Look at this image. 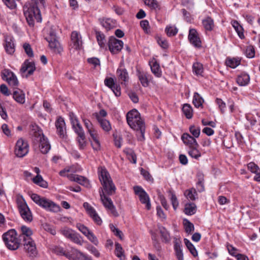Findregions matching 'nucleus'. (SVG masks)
<instances>
[{
    "label": "nucleus",
    "instance_id": "47",
    "mask_svg": "<svg viewBox=\"0 0 260 260\" xmlns=\"http://www.w3.org/2000/svg\"><path fill=\"white\" fill-rule=\"evenodd\" d=\"M184 243L192 255L194 257L198 255V252L193 244L187 239H184Z\"/></svg>",
    "mask_w": 260,
    "mask_h": 260
},
{
    "label": "nucleus",
    "instance_id": "54",
    "mask_svg": "<svg viewBox=\"0 0 260 260\" xmlns=\"http://www.w3.org/2000/svg\"><path fill=\"white\" fill-rule=\"evenodd\" d=\"M240 60L236 58L228 59L226 60V64L232 68H235L240 64Z\"/></svg>",
    "mask_w": 260,
    "mask_h": 260
},
{
    "label": "nucleus",
    "instance_id": "59",
    "mask_svg": "<svg viewBox=\"0 0 260 260\" xmlns=\"http://www.w3.org/2000/svg\"><path fill=\"white\" fill-rule=\"evenodd\" d=\"M23 47L24 49V51L26 54L29 57H32L34 56V53L32 48H31L30 45L28 43H24L23 44Z\"/></svg>",
    "mask_w": 260,
    "mask_h": 260
},
{
    "label": "nucleus",
    "instance_id": "63",
    "mask_svg": "<svg viewBox=\"0 0 260 260\" xmlns=\"http://www.w3.org/2000/svg\"><path fill=\"white\" fill-rule=\"evenodd\" d=\"M157 41L162 48L166 49L168 47V43L165 38L158 37H157Z\"/></svg>",
    "mask_w": 260,
    "mask_h": 260
},
{
    "label": "nucleus",
    "instance_id": "44",
    "mask_svg": "<svg viewBox=\"0 0 260 260\" xmlns=\"http://www.w3.org/2000/svg\"><path fill=\"white\" fill-rule=\"evenodd\" d=\"M33 182L40 186L41 187L46 188L48 186L47 182L44 180L42 177L40 175H37V176L34 178Z\"/></svg>",
    "mask_w": 260,
    "mask_h": 260
},
{
    "label": "nucleus",
    "instance_id": "14",
    "mask_svg": "<svg viewBox=\"0 0 260 260\" xmlns=\"http://www.w3.org/2000/svg\"><path fill=\"white\" fill-rule=\"evenodd\" d=\"M76 227L91 242L95 245L98 244L99 241L96 237L88 229L87 227L80 223L76 224Z\"/></svg>",
    "mask_w": 260,
    "mask_h": 260
},
{
    "label": "nucleus",
    "instance_id": "30",
    "mask_svg": "<svg viewBox=\"0 0 260 260\" xmlns=\"http://www.w3.org/2000/svg\"><path fill=\"white\" fill-rule=\"evenodd\" d=\"M96 119L104 131L109 132L111 129V126L109 121L103 118L100 117L98 115L96 116Z\"/></svg>",
    "mask_w": 260,
    "mask_h": 260
},
{
    "label": "nucleus",
    "instance_id": "26",
    "mask_svg": "<svg viewBox=\"0 0 260 260\" xmlns=\"http://www.w3.org/2000/svg\"><path fill=\"white\" fill-rule=\"evenodd\" d=\"M21 233L19 238L23 241L27 239H32L31 236L33 234L31 229L25 225H22L20 228Z\"/></svg>",
    "mask_w": 260,
    "mask_h": 260
},
{
    "label": "nucleus",
    "instance_id": "51",
    "mask_svg": "<svg viewBox=\"0 0 260 260\" xmlns=\"http://www.w3.org/2000/svg\"><path fill=\"white\" fill-rule=\"evenodd\" d=\"M198 181L197 182V189L199 192H203L205 190L204 185V178L202 174H198Z\"/></svg>",
    "mask_w": 260,
    "mask_h": 260
},
{
    "label": "nucleus",
    "instance_id": "7",
    "mask_svg": "<svg viewBox=\"0 0 260 260\" xmlns=\"http://www.w3.org/2000/svg\"><path fill=\"white\" fill-rule=\"evenodd\" d=\"M16 203L19 212L22 219L26 222H30L32 219V215L26 202L22 196L18 195Z\"/></svg>",
    "mask_w": 260,
    "mask_h": 260
},
{
    "label": "nucleus",
    "instance_id": "9",
    "mask_svg": "<svg viewBox=\"0 0 260 260\" xmlns=\"http://www.w3.org/2000/svg\"><path fill=\"white\" fill-rule=\"evenodd\" d=\"M48 35V36L46 38V40L49 43V48L54 53H60L63 49L58 40L55 31L52 28H51Z\"/></svg>",
    "mask_w": 260,
    "mask_h": 260
},
{
    "label": "nucleus",
    "instance_id": "52",
    "mask_svg": "<svg viewBox=\"0 0 260 260\" xmlns=\"http://www.w3.org/2000/svg\"><path fill=\"white\" fill-rule=\"evenodd\" d=\"M100 22L102 25L105 27L107 30L113 28L112 21L110 19H100Z\"/></svg>",
    "mask_w": 260,
    "mask_h": 260
},
{
    "label": "nucleus",
    "instance_id": "38",
    "mask_svg": "<svg viewBox=\"0 0 260 260\" xmlns=\"http://www.w3.org/2000/svg\"><path fill=\"white\" fill-rule=\"evenodd\" d=\"M159 229L162 241L165 242V243L170 242L171 241V237L170 234L167 231V230L162 226L159 227Z\"/></svg>",
    "mask_w": 260,
    "mask_h": 260
},
{
    "label": "nucleus",
    "instance_id": "27",
    "mask_svg": "<svg viewBox=\"0 0 260 260\" xmlns=\"http://www.w3.org/2000/svg\"><path fill=\"white\" fill-rule=\"evenodd\" d=\"M68 177L70 180L77 182L82 185L87 186L89 184V181L87 179L83 176L78 175L70 174L68 175Z\"/></svg>",
    "mask_w": 260,
    "mask_h": 260
},
{
    "label": "nucleus",
    "instance_id": "48",
    "mask_svg": "<svg viewBox=\"0 0 260 260\" xmlns=\"http://www.w3.org/2000/svg\"><path fill=\"white\" fill-rule=\"evenodd\" d=\"M232 25L237 31L239 37L241 39L244 38V36L243 32V28L239 23L237 21H234L232 23Z\"/></svg>",
    "mask_w": 260,
    "mask_h": 260
},
{
    "label": "nucleus",
    "instance_id": "12",
    "mask_svg": "<svg viewBox=\"0 0 260 260\" xmlns=\"http://www.w3.org/2000/svg\"><path fill=\"white\" fill-rule=\"evenodd\" d=\"M134 190L136 194L139 196L140 202L142 204H146V207L147 210L151 208V204L148 194L140 186H135Z\"/></svg>",
    "mask_w": 260,
    "mask_h": 260
},
{
    "label": "nucleus",
    "instance_id": "35",
    "mask_svg": "<svg viewBox=\"0 0 260 260\" xmlns=\"http://www.w3.org/2000/svg\"><path fill=\"white\" fill-rule=\"evenodd\" d=\"M68 239H70L72 241L79 245H82L83 243V240L82 237L77 233L73 231L69 236Z\"/></svg>",
    "mask_w": 260,
    "mask_h": 260
},
{
    "label": "nucleus",
    "instance_id": "41",
    "mask_svg": "<svg viewBox=\"0 0 260 260\" xmlns=\"http://www.w3.org/2000/svg\"><path fill=\"white\" fill-rule=\"evenodd\" d=\"M115 254L118 258L120 259V260H123L125 259L124 250L121 245L118 243H115Z\"/></svg>",
    "mask_w": 260,
    "mask_h": 260
},
{
    "label": "nucleus",
    "instance_id": "60",
    "mask_svg": "<svg viewBox=\"0 0 260 260\" xmlns=\"http://www.w3.org/2000/svg\"><path fill=\"white\" fill-rule=\"evenodd\" d=\"M128 159L133 164H136L137 156L134 152L132 150H129L127 152Z\"/></svg>",
    "mask_w": 260,
    "mask_h": 260
},
{
    "label": "nucleus",
    "instance_id": "57",
    "mask_svg": "<svg viewBox=\"0 0 260 260\" xmlns=\"http://www.w3.org/2000/svg\"><path fill=\"white\" fill-rule=\"evenodd\" d=\"M246 57L248 58H253L255 55V51L253 46H248L245 52Z\"/></svg>",
    "mask_w": 260,
    "mask_h": 260
},
{
    "label": "nucleus",
    "instance_id": "50",
    "mask_svg": "<svg viewBox=\"0 0 260 260\" xmlns=\"http://www.w3.org/2000/svg\"><path fill=\"white\" fill-rule=\"evenodd\" d=\"M110 228L114 234L119 238L121 240L123 239V234L121 231L115 227L113 224H110Z\"/></svg>",
    "mask_w": 260,
    "mask_h": 260
},
{
    "label": "nucleus",
    "instance_id": "22",
    "mask_svg": "<svg viewBox=\"0 0 260 260\" xmlns=\"http://www.w3.org/2000/svg\"><path fill=\"white\" fill-rule=\"evenodd\" d=\"M88 133L89 134L91 139V144L93 149L96 151L100 150L101 145L97 131L94 128H93L88 131Z\"/></svg>",
    "mask_w": 260,
    "mask_h": 260
},
{
    "label": "nucleus",
    "instance_id": "53",
    "mask_svg": "<svg viewBox=\"0 0 260 260\" xmlns=\"http://www.w3.org/2000/svg\"><path fill=\"white\" fill-rule=\"evenodd\" d=\"M193 71L197 74L201 75L203 72V65L199 62L194 63L193 64Z\"/></svg>",
    "mask_w": 260,
    "mask_h": 260
},
{
    "label": "nucleus",
    "instance_id": "46",
    "mask_svg": "<svg viewBox=\"0 0 260 260\" xmlns=\"http://www.w3.org/2000/svg\"><path fill=\"white\" fill-rule=\"evenodd\" d=\"M203 102L204 100L200 96V94L197 92L194 93L192 102L194 106L197 108L202 107Z\"/></svg>",
    "mask_w": 260,
    "mask_h": 260
},
{
    "label": "nucleus",
    "instance_id": "29",
    "mask_svg": "<svg viewBox=\"0 0 260 260\" xmlns=\"http://www.w3.org/2000/svg\"><path fill=\"white\" fill-rule=\"evenodd\" d=\"M82 252L75 248H72L70 252H67L66 257L72 260H79Z\"/></svg>",
    "mask_w": 260,
    "mask_h": 260
},
{
    "label": "nucleus",
    "instance_id": "20",
    "mask_svg": "<svg viewBox=\"0 0 260 260\" xmlns=\"http://www.w3.org/2000/svg\"><path fill=\"white\" fill-rule=\"evenodd\" d=\"M57 133L60 138H64L66 136V129L64 120L61 117H59L55 122Z\"/></svg>",
    "mask_w": 260,
    "mask_h": 260
},
{
    "label": "nucleus",
    "instance_id": "61",
    "mask_svg": "<svg viewBox=\"0 0 260 260\" xmlns=\"http://www.w3.org/2000/svg\"><path fill=\"white\" fill-rule=\"evenodd\" d=\"M144 1L145 4L151 8L155 9L158 7V3L156 0H144Z\"/></svg>",
    "mask_w": 260,
    "mask_h": 260
},
{
    "label": "nucleus",
    "instance_id": "58",
    "mask_svg": "<svg viewBox=\"0 0 260 260\" xmlns=\"http://www.w3.org/2000/svg\"><path fill=\"white\" fill-rule=\"evenodd\" d=\"M177 29L173 26H167L166 28V32L169 37L174 36L177 33Z\"/></svg>",
    "mask_w": 260,
    "mask_h": 260
},
{
    "label": "nucleus",
    "instance_id": "10",
    "mask_svg": "<svg viewBox=\"0 0 260 260\" xmlns=\"http://www.w3.org/2000/svg\"><path fill=\"white\" fill-rule=\"evenodd\" d=\"M25 251L29 257H35L38 252L36 243L32 239H27L22 241Z\"/></svg>",
    "mask_w": 260,
    "mask_h": 260
},
{
    "label": "nucleus",
    "instance_id": "36",
    "mask_svg": "<svg viewBox=\"0 0 260 260\" xmlns=\"http://www.w3.org/2000/svg\"><path fill=\"white\" fill-rule=\"evenodd\" d=\"M197 210V206L193 203L186 204L184 208V212L186 214L191 215L194 214Z\"/></svg>",
    "mask_w": 260,
    "mask_h": 260
},
{
    "label": "nucleus",
    "instance_id": "21",
    "mask_svg": "<svg viewBox=\"0 0 260 260\" xmlns=\"http://www.w3.org/2000/svg\"><path fill=\"white\" fill-rule=\"evenodd\" d=\"M188 40L190 43L195 47L200 48L201 47V41L195 29H190L188 35Z\"/></svg>",
    "mask_w": 260,
    "mask_h": 260
},
{
    "label": "nucleus",
    "instance_id": "1",
    "mask_svg": "<svg viewBox=\"0 0 260 260\" xmlns=\"http://www.w3.org/2000/svg\"><path fill=\"white\" fill-rule=\"evenodd\" d=\"M126 120L132 128L140 133V136H138V140H144L145 124L139 112L136 109L129 111L126 114Z\"/></svg>",
    "mask_w": 260,
    "mask_h": 260
},
{
    "label": "nucleus",
    "instance_id": "64",
    "mask_svg": "<svg viewBox=\"0 0 260 260\" xmlns=\"http://www.w3.org/2000/svg\"><path fill=\"white\" fill-rule=\"evenodd\" d=\"M6 6L11 9H13L16 7V4L15 0H2Z\"/></svg>",
    "mask_w": 260,
    "mask_h": 260
},
{
    "label": "nucleus",
    "instance_id": "33",
    "mask_svg": "<svg viewBox=\"0 0 260 260\" xmlns=\"http://www.w3.org/2000/svg\"><path fill=\"white\" fill-rule=\"evenodd\" d=\"M118 80L124 82L128 80V75L126 70L124 68H119L117 70Z\"/></svg>",
    "mask_w": 260,
    "mask_h": 260
},
{
    "label": "nucleus",
    "instance_id": "2",
    "mask_svg": "<svg viewBox=\"0 0 260 260\" xmlns=\"http://www.w3.org/2000/svg\"><path fill=\"white\" fill-rule=\"evenodd\" d=\"M24 14L28 24L32 27L35 24V20L40 22L42 20L41 12L36 0H30L26 3L23 7Z\"/></svg>",
    "mask_w": 260,
    "mask_h": 260
},
{
    "label": "nucleus",
    "instance_id": "40",
    "mask_svg": "<svg viewBox=\"0 0 260 260\" xmlns=\"http://www.w3.org/2000/svg\"><path fill=\"white\" fill-rule=\"evenodd\" d=\"M96 38L99 45L101 48H104L106 46V39L105 35L99 31H95Z\"/></svg>",
    "mask_w": 260,
    "mask_h": 260
},
{
    "label": "nucleus",
    "instance_id": "4",
    "mask_svg": "<svg viewBox=\"0 0 260 260\" xmlns=\"http://www.w3.org/2000/svg\"><path fill=\"white\" fill-rule=\"evenodd\" d=\"M3 241L7 247L11 250L17 249L20 245V239L17 237L16 231L11 229L3 235Z\"/></svg>",
    "mask_w": 260,
    "mask_h": 260
},
{
    "label": "nucleus",
    "instance_id": "42",
    "mask_svg": "<svg viewBox=\"0 0 260 260\" xmlns=\"http://www.w3.org/2000/svg\"><path fill=\"white\" fill-rule=\"evenodd\" d=\"M203 24L206 30L211 31L214 27L213 20L211 17H207L203 20Z\"/></svg>",
    "mask_w": 260,
    "mask_h": 260
},
{
    "label": "nucleus",
    "instance_id": "11",
    "mask_svg": "<svg viewBox=\"0 0 260 260\" xmlns=\"http://www.w3.org/2000/svg\"><path fill=\"white\" fill-rule=\"evenodd\" d=\"M28 152V145L23 139H19L16 144L15 153L19 157L25 156Z\"/></svg>",
    "mask_w": 260,
    "mask_h": 260
},
{
    "label": "nucleus",
    "instance_id": "25",
    "mask_svg": "<svg viewBox=\"0 0 260 260\" xmlns=\"http://www.w3.org/2000/svg\"><path fill=\"white\" fill-rule=\"evenodd\" d=\"M181 139L183 143L189 148L199 146L195 138L187 133H184L181 136Z\"/></svg>",
    "mask_w": 260,
    "mask_h": 260
},
{
    "label": "nucleus",
    "instance_id": "43",
    "mask_svg": "<svg viewBox=\"0 0 260 260\" xmlns=\"http://www.w3.org/2000/svg\"><path fill=\"white\" fill-rule=\"evenodd\" d=\"M182 111L187 119L192 118V109L189 104H184L182 107Z\"/></svg>",
    "mask_w": 260,
    "mask_h": 260
},
{
    "label": "nucleus",
    "instance_id": "3",
    "mask_svg": "<svg viewBox=\"0 0 260 260\" xmlns=\"http://www.w3.org/2000/svg\"><path fill=\"white\" fill-rule=\"evenodd\" d=\"M98 171L99 179L105 191L109 196L113 194L115 192L116 187L109 173L104 167L99 168Z\"/></svg>",
    "mask_w": 260,
    "mask_h": 260
},
{
    "label": "nucleus",
    "instance_id": "39",
    "mask_svg": "<svg viewBox=\"0 0 260 260\" xmlns=\"http://www.w3.org/2000/svg\"><path fill=\"white\" fill-rule=\"evenodd\" d=\"M152 65H150L151 70L153 74L157 77L161 75V72L159 64L156 61H152Z\"/></svg>",
    "mask_w": 260,
    "mask_h": 260
},
{
    "label": "nucleus",
    "instance_id": "15",
    "mask_svg": "<svg viewBox=\"0 0 260 260\" xmlns=\"http://www.w3.org/2000/svg\"><path fill=\"white\" fill-rule=\"evenodd\" d=\"M100 195L101 200L106 208L110 210L112 214L114 216H118V213L116 210L115 207H114L111 199L107 197L102 190L100 192Z\"/></svg>",
    "mask_w": 260,
    "mask_h": 260
},
{
    "label": "nucleus",
    "instance_id": "13",
    "mask_svg": "<svg viewBox=\"0 0 260 260\" xmlns=\"http://www.w3.org/2000/svg\"><path fill=\"white\" fill-rule=\"evenodd\" d=\"M123 46L121 40L116 39L114 37H111L108 41V47L110 52L113 54H117L121 51Z\"/></svg>",
    "mask_w": 260,
    "mask_h": 260
},
{
    "label": "nucleus",
    "instance_id": "18",
    "mask_svg": "<svg viewBox=\"0 0 260 260\" xmlns=\"http://www.w3.org/2000/svg\"><path fill=\"white\" fill-rule=\"evenodd\" d=\"M36 70V67L35 62L33 61H29L28 60H26L22 64L20 69V72L22 74H24L27 71V73L25 75V77L32 75L34 71Z\"/></svg>",
    "mask_w": 260,
    "mask_h": 260
},
{
    "label": "nucleus",
    "instance_id": "45",
    "mask_svg": "<svg viewBox=\"0 0 260 260\" xmlns=\"http://www.w3.org/2000/svg\"><path fill=\"white\" fill-rule=\"evenodd\" d=\"M199 146L191 147L190 150L188 151V154L192 158L198 159L201 156V152L197 149Z\"/></svg>",
    "mask_w": 260,
    "mask_h": 260
},
{
    "label": "nucleus",
    "instance_id": "62",
    "mask_svg": "<svg viewBox=\"0 0 260 260\" xmlns=\"http://www.w3.org/2000/svg\"><path fill=\"white\" fill-rule=\"evenodd\" d=\"M53 252L60 255H64L66 257V254H67V252H66L62 247L60 246H55L53 249Z\"/></svg>",
    "mask_w": 260,
    "mask_h": 260
},
{
    "label": "nucleus",
    "instance_id": "37",
    "mask_svg": "<svg viewBox=\"0 0 260 260\" xmlns=\"http://www.w3.org/2000/svg\"><path fill=\"white\" fill-rule=\"evenodd\" d=\"M184 194L187 199L191 201L195 200L197 198L198 196L196 190L193 188L186 190L184 192Z\"/></svg>",
    "mask_w": 260,
    "mask_h": 260
},
{
    "label": "nucleus",
    "instance_id": "56",
    "mask_svg": "<svg viewBox=\"0 0 260 260\" xmlns=\"http://www.w3.org/2000/svg\"><path fill=\"white\" fill-rule=\"evenodd\" d=\"M189 131L195 138H198L200 134V128L194 125H191L189 127Z\"/></svg>",
    "mask_w": 260,
    "mask_h": 260
},
{
    "label": "nucleus",
    "instance_id": "23",
    "mask_svg": "<svg viewBox=\"0 0 260 260\" xmlns=\"http://www.w3.org/2000/svg\"><path fill=\"white\" fill-rule=\"evenodd\" d=\"M71 39L73 47L75 49H80L82 45L80 35L77 31H74L71 34Z\"/></svg>",
    "mask_w": 260,
    "mask_h": 260
},
{
    "label": "nucleus",
    "instance_id": "6",
    "mask_svg": "<svg viewBox=\"0 0 260 260\" xmlns=\"http://www.w3.org/2000/svg\"><path fill=\"white\" fill-rule=\"evenodd\" d=\"M16 203L19 212L22 219L26 222H30L32 219V215L26 202L22 196L18 195Z\"/></svg>",
    "mask_w": 260,
    "mask_h": 260
},
{
    "label": "nucleus",
    "instance_id": "49",
    "mask_svg": "<svg viewBox=\"0 0 260 260\" xmlns=\"http://www.w3.org/2000/svg\"><path fill=\"white\" fill-rule=\"evenodd\" d=\"M183 224L185 231L187 233L190 234L191 232L194 231V228L193 224L188 220L184 219L183 220Z\"/></svg>",
    "mask_w": 260,
    "mask_h": 260
},
{
    "label": "nucleus",
    "instance_id": "17",
    "mask_svg": "<svg viewBox=\"0 0 260 260\" xmlns=\"http://www.w3.org/2000/svg\"><path fill=\"white\" fill-rule=\"evenodd\" d=\"M70 117L72 127L75 132L78 135V137H83L85 134L78 119L73 113L70 114Z\"/></svg>",
    "mask_w": 260,
    "mask_h": 260
},
{
    "label": "nucleus",
    "instance_id": "5",
    "mask_svg": "<svg viewBox=\"0 0 260 260\" xmlns=\"http://www.w3.org/2000/svg\"><path fill=\"white\" fill-rule=\"evenodd\" d=\"M30 197L36 204L46 210L54 212L60 210V207L49 199L41 197L36 193H32Z\"/></svg>",
    "mask_w": 260,
    "mask_h": 260
},
{
    "label": "nucleus",
    "instance_id": "16",
    "mask_svg": "<svg viewBox=\"0 0 260 260\" xmlns=\"http://www.w3.org/2000/svg\"><path fill=\"white\" fill-rule=\"evenodd\" d=\"M83 206L87 214L93 219L94 222L98 225H101L102 223V220L93 207L87 202L84 203Z\"/></svg>",
    "mask_w": 260,
    "mask_h": 260
},
{
    "label": "nucleus",
    "instance_id": "8",
    "mask_svg": "<svg viewBox=\"0 0 260 260\" xmlns=\"http://www.w3.org/2000/svg\"><path fill=\"white\" fill-rule=\"evenodd\" d=\"M33 142L36 144H39L40 150L43 154L47 153L50 149V145L41 130L38 129L34 133Z\"/></svg>",
    "mask_w": 260,
    "mask_h": 260
},
{
    "label": "nucleus",
    "instance_id": "55",
    "mask_svg": "<svg viewBox=\"0 0 260 260\" xmlns=\"http://www.w3.org/2000/svg\"><path fill=\"white\" fill-rule=\"evenodd\" d=\"M138 77L142 85L144 87H147L148 85V81L146 74L144 73L140 72Z\"/></svg>",
    "mask_w": 260,
    "mask_h": 260
},
{
    "label": "nucleus",
    "instance_id": "24",
    "mask_svg": "<svg viewBox=\"0 0 260 260\" xmlns=\"http://www.w3.org/2000/svg\"><path fill=\"white\" fill-rule=\"evenodd\" d=\"M174 248L177 258L178 260H183V254L181 240L177 238H174Z\"/></svg>",
    "mask_w": 260,
    "mask_h": 260
},
{
    "label": "nucleus",
    "instance_id": "31",
    "mask_svg": "<svg viewBox=\"0 0 260 260\" xmlns=\"http://www.w3.org/2000/svg\"><path fill=\"white\" fill-rule=\"evenodd\" d=\"M250 81L249 76L246 73H242L237 78V82L240 86H245Z\"/></svg>",
    "mask_w": 260,
    "mask_h": 260
},
{
    "label": "nucleus",
    "instance_id": "34",
    "mask_svg": "<svg viewBox=\"0 0 260 260\" xmlns=\"http://www.w3.org/2000/svg\"><path fill=\"white\" fill-rule=\"evenodd\" d=\"M5 49L6 52L10 54H13L15 51V46L11 38H6Z\"/></svg>",
    "mask_w": 260,
    "mask_h": 260
},
{
    "label": "nucleus",
    "instance_id": "32",
    "mask_svg": "<svg viewBox=\"0 0 260 260\" xmlns=\"http://www.w3.org/2000/svg\"><path fill=\"white\" fill-rule=\"evenodd\" d=\"M13 98L17 102L20 104H23L25 102V94L20 89H17L14 91Z\"/></svg>",
    "mask_w": 260,
    "mask_h": 260
},
{
    "label": "nucleus",
    "instance_id": "28",
    "mask_svg": "<svg viewBox=\"0 0 260 260\" xmlns=\"http://www.w3.org/2000/svg\"><path fill=\"white\" fill-rule=\"evenodd\" d=\"M6 80L9 84L12 86L15 87L18 85V81L16 75L12 72H7L6 75Z\"/></svg>",
    "mask_w": 260,
    "mask_h": 260
},
{
    "label": "nucleus",
    "instance_id": "19",
    "mask_svg": "<svg viewBox=\"0 0 260 260\" xmlns=\"http://www.w3.org/2000/svg\"><path fill=\"white\" fill-rule=\"evenodd\" d=\"M105 84L109 87L114 92L116 96H119L121 95V89L120 86L116 84L114 80L112 78H107L104 81Z\"/></svg>",
    "mask_w": 260,
    "mask_h": 260
}]
</instances>
